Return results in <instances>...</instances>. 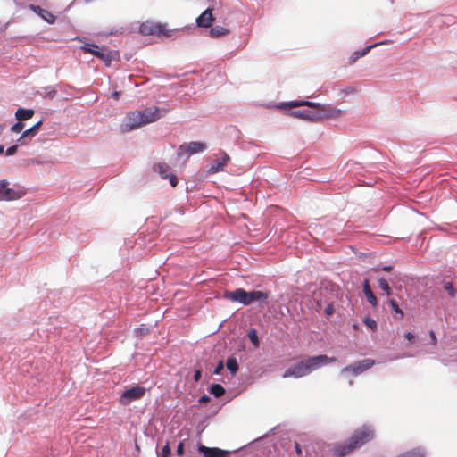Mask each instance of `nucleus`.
<instances>
[{
	"label": "nucleus",
	"instance_id": "25",
	"mask_svg": "<svg viewBox=\"0 0 457 457\" xmlns=\"http://www.w3.org/2000/svg\"><path fill=\"white\" fill-rule=\"evenodd\" d=\"M248 337L255 347L259 346V338H258L257 331L255 329L249 330Z\"/></svg>",
	"mask_w": 457,
	"mask_h": 457
},
{
	"label": "nucleus",
	"instance_id": "5",
	"mask_svg": "<svg viewBox=\"0 0 457 457\" xmlns=\"http://www.w3.org/2000/svg\"><path fill=\"white\" fill-rule=\"evenodd\" d=\"M6 179L0 180V201H14L21 198L25 191L21 188H10Z\"/></svg>",
	"mask_w": 457,
	"mask_h": 457
},
{
	"label": "nucleus",
	"instance_id": "1",
	"mask_svg": "<svg viewBox=\"0 0 457 457\" xmlns=\"http://www.w3.org/2000/svg\"><path fill=\"white\" fill-rule=\"evenodd\" d=\"M300 106H307L309 109L302 111H292V117L299 118L306 120H320L323 119L337 118L342 114V111L329 105H321L309 101H291L283 104L281 107L295 108Z\"/></svg>",
	"mask_w": 457,
	"mask_h": 457
},
{
	"label": "nucleus",
	"instance_id": "30",
	"mask_svg": "<svg viewBox=\"0 0 457 457\" xmlns=\"http://www.w3.org/2000/svg\"><path fill=\"white\" fill-rule=\"evenodd\" d=\"M375 45L373 46H366L364 49L361 50V51H356L355 52V55L357 56L358 55V58L360 57H362V56H365L372 47H374Z\"/></svg>",
	"mask_w": 457,
	"mask_h": 457
},
{
	"label": "nucleus",
	"instance_id": "22",
	"mask_svg": "<svg viewBox=\"0 0 457 457\" xmlns=\"http://www.w3.org/2000/svg\"><path fill=\"white\" fill-rule=\"evenodd\" d=\"M211 394H212L215 397H220L225 394L224 387L220 384H212L210 388Z\"/></svg>",
	"mask_w": 457,
	"mask_h": 457
},
{
	"label": "nucleus",
	"instance_id": "36",
	"mask_svg": "<svg viewBox=\"0 0 457 457\" xmlns=\"http://www.w3.org/2000/svg\"><path fill=\"white\" fill-rule=\"evenodd\" d=\"M202 378V371L200 370H196L194 374V380L198 382Z\"/></svg>",
	"mask_w": 457,
	"mask_h": 457
},
{
	"label": "nucleus",
	"instance_id": "2",
	"mask_svg": "<svg viewBox=\"0 0 457 457\" xmlns=\"http://www.w3.org/2000/svg\"><path fill=\"white\" fill-rule=\"evenodd\" d=\"M374 438V431L368 426L355 430L346 443L336 445L334 454L344 457Z\"/></svg>",
	"mask_w": 457,
	"mask_h": 457
},
{
	"label": "nucleus",
	"instance_id": "19",
	"mask_svg": "<svg viewBox=\"0 0 457 457\" xmlns=\"http://www.w3.org/2000/svg\"><path fill=\"white\" fill-rule=\"evenodd\" d=\"M35 114L33 109L19 108L15 112V118L19 121H23L31 119Z\"/></svg>",
	"mask_w": 457,
	"mask_h": 457
},
{
	"label": "nucleus",
	"instance_id": "16",
	"mask_svg": "<svg viewBox=\"0 0 457 457\" xmlns=\"http://www.w3.org/2000/svg\"><path fill=\"white\" fill-rule=\"evenodd\" d=\"M141 113L144 115L145 125L154 122L161 117L160 110L155 106L141 111Z\"/></svg>",
	"mask_w": 457,
	"mask_h": 457
},
{
	"label": "nucleus",
	"instance_id": "12",
	"mask_svg": "<svg viewBox=\"0 0 457 457\" xmlns=\"http://www.w3.org/2000/svg\"><path fill=\"white\" fill-rule=\"evenodd\" d=\"M229 160L230 158L227 154L221 153L220 157L211 162L208 168V173L214 174L219 171H222Z\"/></svg>",
	"mask_w": 457,
	"mask_h": 457
},
{
	"label": "nucleus",
	"instance_id": "27",
	"mask_svg": "<svg viewBox=\"0 0 457 457\" xmlns=\"http://www.w3.org/2000/svg\"><path fill=\"white\" fill-rule=\"evenodd\" d=\"M363 322L371 330H376L377 329V322L373 319H371L370 317H366L364 319Z\"/></svg>",
	"mask_w": 457,
	"mask_h": 457
},
{
	"label": "nucleus",
	"instance_id": "17",
	"mask_svg": "<svg viewBox=\"0 0 457 457\" xmlns=\"http://www.w3.org/2000/svg\"><path fill=\"white\" fill-rule=\"evenodd\" d=\"M42 124H43V121L39 120L34 126H32L31 128H29V129H26L25 131H23V133L21 134V136L18 139V142H20L21 145L26 144L25 139L28 138V137H30V138L34 137L37 134L38 129H40Z\"/></svg>",
	"mask_w": 457,
	"mask_h": 457
},
{
	"label": "nucleus",
	"instance_id": "20",
	"mask_svg": "<svg viewBox=\"0 0 457 457\" xmlns=\"http://www.w3.org/2000/svg\"><path fill=\"white\" fill-rule=\"evenodd\" d=\"M228 32H229L228 29L224 27L215 26L210 29L209 34H210V37H212L213 38H218V37H224V36L228 35Z\"/></svg>",
	"mask_w": 457,
	"mask_h": 457
},
{
	"label": "nucleus",
	"instance_id": "42",
	"mask_svg": "<svg viewBox=\"0 0 457 457\" xmlns=\"http://www.w3.org/2000/svg\"><path fill=\"white\" fill-rule=\"evenodd\" d=\"M295 452H296V453H297L298 455H301V454H302V449H301V447H300L299 444H298V443H295Z\"/></svg>",
	"mask_w": 457,
	"mask_h": 457
},
{
	"label": "nucleus",
	"instance_id": "39",
	"mask_svg": "<svg viewBox=\"0 0 457 457\" xmlns=\"http://www.w3.org/2000/svg\"><path fill=\"white\" fill-rule=\"evenodd\" d=\"M210 401V397L206 395H202L200 398H199V403H206Z\"/></svg>",
	"mask_w": 457,
	"mask_h": 457
},
{
	"label": "nucleus",
	"instance_id": "7",
	"mask_svg": "<svg viewBox=\"0 0 457 457\" xmlns=\"http://www.w3.org/2000/svg\"><path fill=\"white\" fill-rule=\"evenodd\" d=\"M81 49L86 53H90L104 61L107 65L110 64L112 60V52L106 50L105 48L99 47L94 44H85L81 46Z\"/></svg>",
	"mask_w": 457,
	"mask_h": 457
},
{
	"label": "nucleus",
	"instance_id": "24",
	"mask_svg": "<svg viewBox=\"0 0 457 457\" xmlns=\"http://www.w3.org/2000/svg\"><path fill=\"white\" fill-rule=\"evenodd\" d=\"M378 287L383 291H385L387 295H390L392 294L391 288L387 281L384 278L378 279Z\"/></svg>",
	"mask_w": 457,
	"mask_h": 457
},
{
	"label": "nucleus",
	"instance_id": "32",
	"mask_svg": "<svg viewBox=\"0 0 457 457\" xmlns=\"http://www.w3.org/2000/svg\"><path fill=\"white\" fill-rule=\"evenodd\" d=\"M162 457H169L170 454V449L169 444H166L162 449Z\"/></svg>",
	"mask_w": 457,
	"mask_h": 457
},
{
	"label": "nucleus",
	"instance_id": "9",
	"mask_svg": "<svg viewBox=\"0 0 457 457\" xmlns=\"http://www.w3.org/2000/svg\"><path fill=\"white\" fill-rule=\"evenodd\" d=\"M140 32L144 35H157V36H164L169 37L170 34L166 29L165 25L160 23H153V22H145L140 26Z\"/></svg>",
	"mask_w": 457,
	"mask_h": 457
},
{
	"label": "nucleus",
	"instance_id": "34",
	"mask_svg": "<svg viewBox=\"0 0 457 457\" xmlns=\"http://www.w3.org/2000/svg\"><path fill=\"white\" fill-rule=\"evenodd\" d=\"M429 337H430V340H431V344L436 346V344H437V338H436V336L435 334V332L433 330H431L429 332Z\"/></svg>",
	"mask_w": 457,
	"mask_h": 457
},
{
	"label": "nucleus",
	"instance_id": "41",
	"mask_svg": "<svg viewBox=\"0 0 457 457\" xmlns=\"http://www.w3.org/2000/svg\"><path fill=\"white\" fill-rule=\"evenodd\" d=\"M405 338L408 339L409 341H412L414 339V335L411 332H407L405 335H404Z\"/></svg>",
	"mask_w": 457,
	"mask_h": 457
},
{
	"label": "nucleus",
	"instance_id": "43",
	"mask_svg": "<svg viewBox=\"0 0 457 457\" xmlns=\"http://www.w3.org/2000/svg\"><path fill=\"white\" fill-rule=\"evenodd\" d=\"M382 270H384V271H390V270H392V266H384L382 268Z\"/></svg>",
	"mask_w": 457,
	"mask_h": 457
},
{
	"label": "nucleus",
	"instance_id": "31",
	"mask_svg": "<svg viewBox=\"0 0 457 457\" xmlns=\"http://www.w3.org/2000/svg\"><path fill=\"white\" fill-rule=\"evenodd\" d=\"M17 149H18V145H12L10 147H8L5 151V154L7 156H11V155H13L14 154H16L17 152Z\"/></svg>",
	"mask_w": 457,
	"mask_h": 457
},
{
	"label": "nucleus",
	"instance_id": "45",
	"mask_svg": "<svg viewBox=\"0 0 457 457\" xmlns=\"http://www.w3.org/2000/svg\"><path fill=\"white\" fill-rule=\"evenodd\" d=\"M7 26H8V23H6V24L3 25V26L0 28V30H1L2 32L5 31V29H7Z\"/></svg>",
	"mask_w": 457,
	"mask_h": 457
},
{
	"label": "nucleus",
	"instance_id": "18",
	"mask_svg": "<svg viewBox=\"0 0 457 457\" xmlns=\"http://www.w3.org/2000/svg\"><path fill=\"white\" fill-rule=\"evenodd\" d=\"M363 293L368 300V302L373 306L376 307L378 305V300L373 292L370 289L369 279H365L363 281Z\"/></svg>",
	"mask_w": 457,
	"mask_h": 457
},
{
	"label": "nucleus",
	"instance_id": "10",
	"mask_svg": "<svg viewBox=\"0 0 457 457\" xmlns=\"http://www.w3.org/2000/svg\"><path fill=\"white\" fill-rule=\"evenodd\" d=\"M206 148V145L202 142H190L188 144H183L181 145L178 151L177 155L178 157H181L186 154H188L189 155L203 152Z\"/></svg>",
	"mask_w": 457,
	"mask_h": 457
},
{
	"label": "nucleus",
	"instance_id": "46",
	"mask_svg": "<svg viewBox=\"0 0 457 457\" xmlns=\"http://www.w3.org/2000/svg\"><path fill=\"white\" fill-rule=\"evenodd\" d=\"M4 145H0V154H4Z\"/></svg>",
	"mask_w": 457,
	"mask_h": 457
},
{
	"label": "nucleus",
	"instance_id": "40",
	"mask_svg": "<svg viewBox=\"0 0 457 457\" xmlns=\"http://www.w3.org/2000/svg\"><path fill=\"white\" fill-rule=\"evenodd\" d=\"M183 452H184V445H183V443L180 442L177 447V453H178V454L180 455L183 453Z\"/></svg>",
	"mask_w": 457,
	"mask_h": 457
},
{
	"label": "nucleus",
	"instance_id": "21",
	"mask_svg": "<svg viewBox=\"0 0 457 457\" xmlns=\"http://www.w3.org/2000/svg\"><path fill=\"white\" fill-rule=\"evenodd\" d=\"M154 170L157 171L162 179H167L169 177L170 167L167 163L160 162L154 166Z\"/></svg>",
	"mask_w": 457,
	"mask_h": 457
},
{
	"label": "nucleus",
	"instance_id": "33",
	"mask_svg": "<svg viewBox=\"0 0 457 457\" xmlns=\"http://www.w3.org/2000/svg\"><path fill=\"white\" fill-rule=\"evenodd\" d=\"M170 180V185L175 187L178 185V179L174 174H169L167 178Z\"/></svg>",
	"mask_w": 457,
	"mask_h": 457
},
{
	"label": "nucleus",
	"instance_id": "6",
	"mask_svg": "<svg viewBox=\"0 0 457 457\" xmlns=\"http://www.w3.org/2000/svg\"><path fill=\"white\" fill-rule=\"evenodd\" d=\"M146 389L144 386H136L129 389L125 390L120 397V403L121 405H129L134 401L142 399L145 395Z\"/></svg>",
	"mask_w": 457,
	"mask_h": 457
},
{
	"label": "nucleus",
	"instance_id": "35",
	"mask_svg": "<svg viewBox=\"0 0 457 457\" xmlns=\"http://www.w3.org/2000/svg\"><path fill=\"white\" fill-rule=\"evenodd\" d=\"M335 310L332 304H328L325 309V313L327 316H330L334 313Z\"/></svg>",
	"mask_w": 457,
	"mask_h": 457
},
{
	"label": "nucleus",
	"instance_id": "37",
	"mask_svg": "<svg viewBox=\"0 0 457 457\" xmlns=\"http://www.w3.org/2000/svg\"><path fill=\"white\" fill-rule=\"evenodd\" d=\"M222 369H223V362L220 361L218 363V365L216 366V368L214 369V374H220V371L222 370Z\"/></svg>",
	"mask_w": 457,
	"mask_h": 457
},
{
	"label": "nucleus",
	"instance_id": "23",
	"mask_svg": "<svg viewBox=\"0 0 457 457\" xmlns=\"http://www.w3.org/2000/svg\"><path fill=\"white\" fill-rule=\"evenodd\" d=\"M227 369L232 373L235 374L238 370V365L236 358L229 357L226 362Z\"/></svg>",
	"mask_w": 457,
	"mask_h": 457
},
{
	"label": "nucleus",
	"instance_id": "14",
	"mask_svg": "<svg viewBox=\"0 0 457 457\" xmlns=\"http://www.w3.org/2000/svg\"><path fill=\"white\" fill-rule=\"evenodd\" d=\"M212 8H207L197 19L196 24L200 28H210L214 21Z\"/></svg>",
	"mask_w": 457,
	"mask_h": 457
},
{
	"label": "nucleus",
	"instance_id": "8",
	"mask_svg": "<svg viewBox=\"0 0 457 457\" xmlns=\"http://www.w3.org/2000/svg\"><path fill=\"white\" fill-rule=\"evenodd\" d=\"M375 364V361L371 359H365L350 364L342 369V373H352L353 376L363 373L370 369Z\"/></svg>",
	"mask_w": 457,
	"mask_h": 457
},
{
	"label": "nucleus",
	"instance_id": "11",
	"mask_svg": "<svg viewBox=\"0 0 457 457\" xmlns=\"http://www.w3.org/2000/svg\"><path fill=\"white\" fill-rule=\"evenodd\" d=\"M144 115L141 113V111H135L129 112L126 116V123L125 126L129 128V129H134L145 125Z\"/></svg>",
	"mask_w": 457,
	"mask_h": 457
},
{
	"label": "nucleus",
	"instance_id": "38",
	"mask_svg": "<svg viewBox=\"0 0 457 457\" xmlns=\"http://www.w3.org/2000/svg\"><path fill=\"white\" fill-rule=\"evenodd\" d=\"M358 59H359V58H358V55L356 56V55H355V52H354V53L352 54V56L349 58V61H348V62H347V63H348L349 65H352V64H353V63H354Z\"/></svg>",
	"mask_w": 457,
	"mask_h": 457
},
{
	"label": "nucleus",
	"instance_id": "4",
	"mask_svg": "<svg viewBox=\"0 0 457 457\" xmlns=\"http://www.w3.org/2000/svg\"><path fill=\"white\" fill-rule=\"evenodd\" d=\"M225 297L232 302L240 303L244 305H250L253 302H263L269 297L267 292L253 290L250 292L243 288H237L234 291H227Z\"/></svg>",
	"mask_w": 457,
	"mask_h": 457
},
{
	"label": "nucleus",
	"instance_id": "15",
	"mask_svg": "<svg viewBox=\"0 0 457 457\" xmlns=\"http://www.w3.org/2000/svg\"><path fill=\"white\" fill-rule=\"evenodd\" d=\"M29 9L32 10L37 15H39L47 23L54 24L55 22L56 17L49 11L34 4H30Z\"/></svg>",
	"mask_w": 457,
	"mask_h": 457
},
{
	"label": "nucleus",
	"instance_id": "3",
	"mask_svg": "<svg viewBox=\"0 0 457 457\" xmlns=\"http://www.w3.org/2000/svg\"><path fill=\"white\" fill-rule=\"evenodd\" d=\"M337 361V358L321 354L310 357L286 370L283 378H302L320 366Z\"/></svg>",
	"mask_w": 457,
	"mask_h": 457
},
{
	"label": "nucleus",
	"instance_id": "47",
	"mask_svg": "<svg viewBox=\"0 0 457 457\" xmlns=\"http://www.w3.org/2000/svg\"><path fill=\"white\" fill-rule=\"evenodd\" d=\"M4 126L3 124H0V135L4 131Z\"/></svg>",
	"mask_w": 457,
	"mask_h": 457
},
{
	"label": "nucleus",
	"instance_id": "26",
	"mask_svg": "<svg viewBox=\"0 0 457 457\" xmlns=\"http://www.w3.org/2000/svg\"><path fill=\"white\" fill-rule=\"evenodd\" d=\"M445 290L448 293L451 297H454L456 295V290L453 287L451 282H445L444 284Z\"/></svg>",
	"mask_w": 457,
	"mask_h": 457
},
{
	"label": "nucleus",
	"instance_id": "44",
	"mask_svg": "<svg viewBox=\"0 0 457 457\" xmlns=\"http://www.w3.org/2000/svg\"><path fill=\"white\" fill-rule=\"evenodd\" d=\"M112 96H113L116 100H118V99H119V96H120V92H117V91L113 92V93H112Z\"/></svg>",
	"mask_w": 457,
	"mask_h": 457
},
{
	"label": "nucleus",
	"instance_id": "28",
	"mask_svg": "<svg viewBox=\"0 0 457 457\" xmlns=\"http://www.w3.org/2000/svg\"><path fill=\"white\" fill-rule=\"evenodd\" d=\"M390 306L392 309L398 314H400L401 318L403 316V311L400 309L399 305L397 304L396 301L394 299H390L388 301Z\"/></svg>",
	"mask_w": 457,
	"mask_h": 457
},
{
	"label": "nucleus",
	"instance_id": "13",
	"mask_svg": "<svg viewBox=\"0 0 457 457\" xmlns=\"http://www.w3.org/2000/svg\"><path fill=\"white\" fill-rule=\"evenodd\" d=\"M198 451L204 457H228L229 452L221 450L216 447H207L205 445H199Z\"/></svg>",
	"mask_w": 457,
	"mask_h": 457
},
{
	"label": "nucleus",
	"instance_id": "29",
	"mask_svg": "<svg viewBox=\"0 0 457 457\" xmlns=\"http://www.w3.org/2000/svg\"><path fill=\"white\" fill-rule=\"evenodd\" d=\"M24 129V124L22 123V121H19L16 122L15 124H13L11 128V130L14 133H20Z\"/></svg>",
	"mask_w": 457,
	"mask_h": 457
}]
</instances>
